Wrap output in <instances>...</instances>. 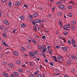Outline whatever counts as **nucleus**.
<instances>
[{
	"label": "nucleus",
	"mask_w": 77,
	"mask_h": 77,
	"mask_svg": "<svg viewBox=\"0 0 77 77\" xmlns=\"http://www.w3.org/2000/svg\"><path fill=\"white\" fill-rule=\"evenodd\" d=\"M72 44H75V40H74V39H72Z\"/></svg>",
	"instance_id": "nucleus-16"
},
{
	"label": "nucleus",
	"mask_w": 77,
	"mask_h": 77,
	"mask_svg": "<svg viewBox=\"0 0 77 77\" xmlns=\"http://www.w3.org/2000/svg\"><path fill=\"white\" fill-rule=\"evenodd\" d=\"M63 33L64 35H68V32H63Z\"/></svg>",
	"instance_id": "nucleus-47"
},
{
	"label": "nucleus",
	"mask_w": 77,
	"mask_h": 77,
	"mask_svg": "<svg viewBox=\"0 0 77 77\" xmlns=\"http://www.w3.org/2000/svg\"><path fill=\"white\" fill-rule=\"evenodd\" d=\"M53 58H54V60L55 62H60V63H61V62H62V61H60V60H59V61H58L57 60H54V59H56V57H53Z\"/></svg>",
	"instance_id": "nucleus-10"
},
{
	"label": "nucleus",
	"mask_w": 77,
	"mask_h": 77,
	"mask_svg": "<svg viewBox=\"0 0 77 77\" xmlns=\"http://www.w3.org/2000/svg\"><path fill=\"white\" fill-rule=\"evenodd\" d=\"M58 60H61L62 61V57L60 56H59L58 57Z\"/></svg>",
	"instance_id": "nucleus-17"
},
{
	"label": "nucleus",
	"mask_w": 77,
	"mask_h": 77,
	"mask_svg": "<svg viewBox=\"0 0 77 77\" xmlns=\"http://www.w3.org/2000/svg\"><path fill=\"white\" fill-rule=\"evenodd\" d=\"M44 21H45V20H44V19H42L41 20H40V23H43Z\"/></svg>",
	"instance_id": "nucleus-34"
},
{
	"label": "nucleus",
	"mask_w": 77,
	"mask_h": 77,
	"mask_svg": "<svg viewBox=\"0 0 77 77\" xmlns=\"http://www.w3.org/2000/svg\"><path fill=\"white\" fill-rule=\"evenodd\" d=\"M38 53L37 52V51H35L34 52V55L35 56H35H36V55H38Z\"/></svg>",
	"instance_id": "nucleus-20"
},
{
	"label": "nucleus",
	"mask_w": 77,
	"mask_h": 77,
	"mask_svg": "<svg viewBox=\"0 0 77 77\" xmlns=\"http://www.w3.org/2000/svg\"><path fill=\"white\" fill-rule=\"evenodd\" d=\"M51 48V46H48V47H47V48L48 49H49V48Z\"/></svg>",
	"instance_id": "nucleus-61"
},
{
	"label": "nucleus",
	"mask_w": 77,
	"mask_h": 77,
	"mask_svg": "<svg viewBox=\"0 0 77 77\" xmlns=\"http://www.w3.org/2000/svg\"><path fill=\"white\" fill-rule=\"evenodd\" d=\"M56 48H57V49L59 48H60V46H56Z\"/></svg>",
	"instance_id": "nucleus-55"
},
{
	"label": "nucleus",
	"mask_w": 77,
	"mask_h": 77,
	"mask_svg": "<svg viewBox=\"0 0 77 77\" xmlns=\"http://www.w3.org/2000/svg\"><path fill=\"white\" fill-rule=\"evenodd\" d=\"M21 26L23 27H26V25L24 23H22L21 24Z\"/></svg>",
	"instance_id": "nucleus-18"
},
{
	"label": "nucleus",
	"mask_w": 77,
	"mask_h": 77,
	"mask_svg": "<svg viewBox=\"0 0 77 77\" xmlns=\"http://www.w3.org/2000/svg\"><path fill=\"white\" fill-rule=\"evenodd\" d=\"M21 49L22 51H26V49L23 47H21Z\"/></svg>",
	"instance_id": "nucleus-15"
},
{
	"label": "nucleus",
	"mask_w": 77,
	"mask_h": 77,
	"mask_svg": "<svg viewBox=\"0 0 77 77\" xmlns=\"http://www.w3.org/2000/svg\"><path fill=\"white\" fill-rule=\"evenodd\" d=\"M68 8H69V9H72V7L71 5L69 6H68Z\"/></svg>",
	"instance_id": "nucleus-38"
},
{
	"label": "nucleus",
	"mask_w": 77,
	"mask_h": 77,
	"mask_svg": "<svg viewBox=\"0 0 77 77\" xmlns=\"http://www.w3.org/2000/svg\"><path fill=\"white\" fill-rule=\"evenodd\" d=\"M59 24H61L62 23V21H59Z\"/></svg>",
	"instance_id": "nucleus-62"
},
{
	"label": "nucleus",
	"mask_w": 77,
	"mask_h": 77,
	"mask_svg": "<svg viewBox=\"0 0 77 77\" xmlns=\"http://www.w3.org/2000/svg\"><path fill=\"white\" fill-rule=\"evenodd\" d=\"M39 8L40 10H42L43 9V8L41 7H39Z\"/></svg>",
	"instance_id": "nucleus-58"
},
{
	"label": "nucleus",
	"mask_w": 77,
	"mask_h": 77,
	"mask_svg": "<svg viewBox=\"0 0 77 77\" xmlns=\"http://www.w3.org/2000/svg\"><path fill=\"white\" fill-rule=\"evenodd\" d=\"M42 38L43 39H45V36L44 35H43L42 36Z\"/></svg>",
	"instance_id": "nucleus-53"
},
{
	"label": "nucleus",
	"mask_w": 77,
	"mask_h": 77,
	"mask_svg": "<svg viewBox=\"0 0 77 77\" xmlns=\"http://www.w3.org/2000/svg\"><path fill=\"white\" fill-rule=\"evenodd\" d=\"M61 3V2L60 1H59L57 3V5H59L60 3Z\"/></svg>",
	"instance_id": "nucleus-52"
},
{
	"label": "nucleus",
	"mask_w": 77,
	"mask_h": 77,
	"mask_svg": "<svg viewBox=\"0 0 77 77\" xmlns=\"http://www.w3.org/2000/svg\"><path fill=\"white\" fill-rule=\"evenodd\" d=\"M3 75L5 77H8V75H9L8 74V73H6L5 72L3 73Z\"/></svg>",
	"instance_id": "nucleus-6"
},
{
	"label": "nucleus",
	"mask_w": 77,
	"mask_h": 77,
	"mask_svg": "<svg viewBox=\"0 0 77 77\" xmlns=\"http://www.w3.org/2000/svg\"><path fill=\"white\" fill-rule=\"evenodd\" d=\"M71 57L72 58V59H75V58H76V57H75V56H74V55H72Z\"/></svg>",
	"instance_id": "nucleus-27"
},
{
	"label": "nucleus",
	"mask_w": 77,
	"mask_h": 77,
	"mask_svg": "<svg viewBox=\"0 0 77 77\" xmlns=\"http://www.w3.org/2000/svg\"><path fill=\"white\" fill-rule=\"evenodd\" d=\"M38 77H42V75L41 74H38Z\"/></svg>",
	"instance_id": "nucleus-37"
},
{
	"label": "nucleus",
	"mask_w": 77,
	"mask_h": 77,
	"mask_svg": "<svg viewBox=\"0 0 77 77\" xmlns=\"http://www.w3.org/2000/svg\"><path fill=\"white\" fill-rule=\"evenodd\" d=\"M18 71L20 72H23V70L21 69H18Z\"/></svg>",
	"instance_id": "nucleus-21"
},
{
	"label": "nucleus",
	"mask_w": 77,
	"mask_h": 77,
	"mask_svg": "<svg viewBox=\"0 0 77 77\" xmlns=\"http://www.w3.org/2000/svg\"><path fill=\"white\" fill-rule=\"evenodd\" d=\"M5 32L6 33H7L8 32V30L7 29H5Z\"/></svg>",
	"instance_id": "nucleus-63"
},
{
	"label": "nucleus",
	"mask_w": 77,
	"mask_h": 77,
	"mask_svg": "<svg viewBox=\"0 0 77 77\" xmlns=\"http://www.w3.org/2000/svg\"><path fill=\"white\" fill-rule=\"evenodd\" d=\"M47 48H45L44 49H43L42 51H43V52H44V53H45V51H47Z\"/></svg>",
	"instance_id": "nucleus-25"
},
{
	"label": "nucleus",
	"mask_w": 77,
	"mask_h": 77,
	"mask_svg": "<svg viewBox=\"0 0 77 77\" xmlns=\"http://www.w3.org/2000/svg\"><path fill=\"white\" fill-rule=\"evenodd\" d=\"M30 77H35V75L32 74H30Z\"/></svg>",
	"instance_id": "nucleus-35"
},
{
	"label": "nucleus",
	"mask_w": 77,
	"mask_h": 77,
	"mask_svg": "<svg viewBox=\"0 0 77 77\" xmlns=\"http://www.w3.org/2000/svg\"><path fill=\"white\" fill-rule=\"evenodd\" d=\"M2 63L3 65H7V63L3 61Z\"/></svg>",
	"instance_id": "nucleus-29"
},
{
	"label": "nucleus",
	"mask_w": 77,
	"mask_h": 77,
	"mask_svg": "<svg viewBox=\"0 0 77 77\" xmlns=\"http://www.w3.org/2000/svg\"><path fill=\"white\" fill-rule=\"evenodd\" d=\"M69 15L70 17H72V14L70 13L69 14Z\"/></svg>",
	"instance_id": "nucleus-26"
},
{
	"label": "nucleus",
	"mask_w": 77,
	"mask_h": 77,
	"mask_svg": "<svg viewBox=\"0 0 77 77\" xmlns=\"http://www.w3.org/2000/svg\"><path fill=\"white\" fill-rule=\"evenodd\" d=\"M34 30H35V32H37V29L35 27L34 28Z\"/></svg>",
	"instance_id": "nucleus-46"
},
{
	"label": "nucleus",
	"mask_w": 77,
	"mask_h": 77,
	"mask_svg": "<svg viewBox=\"0 0 77 77\" xmlns=\"http://www.w3.org/2000/svg\"><path fill=\"white\" fill-rule=\"evenodd\" d=\"M41 54H42L43 55V56H44V57L45 58H46V57L45 56V55L44 54H43V53L41 52Z\"/></svg>",
	"instance_id": "nucleus-44"
},
{
	"label": "nucleus",
	"mask_w": 77,
	"mask_h": 77,
	"mask_svg": "<svg viewBox=\"0 0 77 77\" xmlns=\"http://www.w3.org/2000/svg\"><path fill=\"white\" fill-rule=\"evenodd\" d=\"M4 23L5 24H6L7 25H9V24H10V23H9L8 20H4Z\"/></svg>",
	"instance_id": "nucleus-3"
},
{
	"label": "nucleus",
	"mask_w": 77,
	"mask_h": 77,
	"mask_svg": "<svg viewBox=\"0 0 77 77\" xmlns=\"http://www.w3.org/2000/svg\"><path fill=\"white\" fill-rule=\"evenodd\" d=\"M34 21H35V23H40V20L39 19H35L34 20Z\"/></svg>",
	"instance_id": "nucleus-2"
},
{
	"label": "nucleus",
	"mask_w": 77,
	"mask_h": 77,
	"mask_svg": "<svg viewBox=\"0 0 77 77\" xmlns=\"http://www.w3.org/2000/svg\"><path fill=\"white\" fill-rule=\"evenodd\" d=\"M58 14L59 15H62V13L61 12H59L58 13Z\"/></svg>",
	"instance_id": "nucleus-32"
},
{
	"label": "nucleus",
	"mask_w": 77,
	"mask_h": 77,
	"mask_svg": "<svg viewBox=\"0 0 77 77\" xmlns=\"http://www.w3.org/2000/svg\"><path fill=\"white\" fill-rule=\"evenodd\" d=\"M23 6L24 7H25L26 8H27L29 7L26 4H24L23 5Z\"/></svg>",
	"instance_id": "nucleus-41"
},
{
	"label": "nucleus",
	"mask_w": 77,
	"mask_h": 77,
	"mask_svg": "<svg viewBox=\"0 0 77 77\" xmlns=\"http://www.w3.org/2000/svg\"><path fill=\"white\" fill-rule=\"evenodd\" d=\"M72 72H75V69H72Z\"/></svg>",
	"instance_id": "nucleus-56"
},
{
	"label": "nucleus",
	"mask_w": 77,
	"mask_h": 77,
	"mask_svg": "<svg viewBox=\"0 0 77 77\" xmlns=\"http://www.w3.org/2000/svg\"><path fill=\"white\" fill-rule=\"evenodd\" d=\"M72 45L74 47H77V45H75V44H72Z\"/></svg>",
	"instance_id": "nucleus-43"
},
{
	"label": "nucleus",
	"mask_w": 77,
	"mask_h": 77,
	"mask_svg": "<svg viewBox=\"0 0 77 77\" xmlns=\"http://www.w3.org/2000/svg\"><path fill=\"white\" fill-rule=\"evenodd\" d=\"M59 7L60 9H63L65 8V7L63 5H60L59 6Z\"/></svg>",
	"instance_id": "nucleus-4"
},
{
	"label": "nucleus",
	"mask_w": 77,
	"mask_h": 77,
	"mask_svg": "<svg viewBox=\"0 0 77 77\" xmlns=\"http://www.w3.org/2000/svg\"><path fill=\"white\" fill-rule=\"evenodd\" d=\"M69 26H70V25L68 24L67 26V28L68 29H69Z\"/></svg>",
	"instance_id": "nucleus-54"
},
{
	"label": "nucleus",
	"mask_w": 77,
	"mask_h": 77,
	"mask_svg": "<svg viewBox=\"0 0 77 77\" xmlns=\"http://www.w3.org/2000/svg\"><path fill=\"white\" fill-rule=\"evenodd\" d=\"M29 63L30 65H31L32 66H33V63H32V62H29Z\"/></svg>",
	"instance_id": "nucleus-40"
},
{
	"label": "nucleus",
	"mask_w": 77,
	"mask_h": 77,
	"mask_svg": "<svg viewBox=\"0 0 77 77\" xmlns=\"http://www.w3.org/2000/svg\"><path fill=\"white\" fill-rule=\"evenodd\" d=\"M16 63L17 65H20L21 64V62L20 60H18L16 62Z\"/></svg>",
	"instance_id": "nucleus-13"
},
{
	"label": "nucleus",
	"mask_w": 77,
	"mask_h": 77,
	"mask_svg": "<svg viewBox=\"0 0 77 77\" xmlns=\"http://www.w3.org/2000/svg\"><path fill=\"white\" fill-rule=\"evenodd\" d=\"M50 64L51 66H54V65H53V63L51 62H50Z\"/></svg>",
	"instance_id": "nucleus-50"
},
{
	"label": "nucleus",
	"mask_w": 77,
	"mask_h": 77,
	"mask_svg": "<svg viewBox=\"0 0 77 77\" xmlns=\"http://www.w3.org/2000/svg\"><path fill=\"white\" fill-rule=\"evenodd\" d=\"M8 5L9 6H11L12 5V3L10 2L8 3Z\"/></svg>",
	"instance_id": "nucleus-36"
},
{
	"label": "nucleus",
	"mask_w": 77,
	"mask_h": 77,
	"mask_svg": "<svg viewBox=\"0 0 77 77\" xmlns=\"http://www.w3.org/2000/svg\"><path fill=\"white\" fill-rule=\"evenodd\" d=\"M21 19V20H23L24 19V17L23 16H20L19 17Z\"/></svg>",
	"instance_id": "nucleus-14"
},
{
	"label": "nucleus",
	"mask_w": 77,
	"mask_h": 77,
	"mask_svg": "<svg viewBox=\"0 0 77 77\" xmlns=\"http://www.w3.org/2000/svg\"><path fill=\"white\" fill-rule=\"evenodd\" d=\"M32 42H33L34 44H36V40L35 39L32 40Z\"/></svg>",
	"instance_id": "nucleus-23"
},
{
	"label": "nucleus",
	"mask_w": 77,
	"mask_h": 77,
	"mask_svg": "<svg viewBox=\"0 0 77 77\" xmlns=\"http://www.w3.org/2000/svg\"><path fill=\"white\" fill-rule=\"evenodd\" d=\"M71 28L73 30H74L75 29V28L73 26H71Z\"/></svg>",
	"instance_id": "nucleus-31"
},
{
	"label": "nucleus",
	"mask_w": 77,
	"mask_h": 77,
	"mask_svg": "<svg viewBox=\"0 0 77 77\" xmlns=\"http://www.w3.org/2000/svg\"><path fill=\"white\" fill-rule=\"evenodd\" d=\"M35 14H34L32 15H31V18H34V17H35Z\"/></svg>",
	"instance_id": "nucleus-51"
},
{
	"label": "nucleus",
	"mask_w": 77,
	"mask_h": 77,
	"mask_svg": "<svg viewBox=\"0 0 77 77\" xmlns=\"http://www.w3.org/2000/svg\"><path fill=\"white\" fill-rule=\"evenodd\" d=\"M3 45H5L6 47H9L10 46H9L8 45L6 44V43H5V42H4L3 43Z\"/></svg>",
	"instance_id": "nucleus-19"
},
{
	"label": "nucleus",
	"mask_w": 77,
	"mask_h": 77,
	"mask_svg": "<svg viewBox=\"0 0 77 77\" xmlns=\"http://www.w3.org/2000/svg\"><path fill=\"white\" fill-rule=\"evenodd\" d=\"M3 2H5L7 0H1Z\"/></svg>",
	"instance_id": "nucleus-64"
},
{
	"label": "nucleus",
	"mask_w": 77,
	"mask_h": 77,
	"mask_svg": "<svg viewBox=\"0 0 77 77\" xmlns=\"http://www.w3.org/2000/svg\"><path fill=\"white\" fill-rule=\"evenodd\" d=\"M26 47L27 48H29V47H30V45H26Z\"/></svg>",
	"instance_id": "nucleus-45"
},
{
	"label": "nucleus",
	"mask_w": 77,
	"mask_h": 77,
	"mask_svg": "<svg viewBox=\"0 0 77 77\" xmlns=\"http://www.w3.org/2000/svg\"><path fill=\"white\" fill-rule=\"evenodd\" d=\"M15 31H16V29H14L13 31V33H15Z\"/></svg>",
	"instance_id": "nucleus-59"
},
{
	"label": "nucleus",
	"mask_w": 77,
	"mask_h": 77,
	"mask_svg": "<svg viewBox=\"0 0 77 77\" xmlns=\"http://www.w3.org/2000/svg\"><path fill=\"white\" fill-rule=\"evenodd\" d=\"M54 72L56 73H57V70L55 69V71H54Z\"/></svg>",
	"instance_id": "nucleus-57"
},
{
	"label": "nucleus",
	"mask_w": 77,
	"mask_h": 77,
	"mask_svg": "<svg viewBox=\"0 0 77 77\" xmlns=\"http://www.w3.org/2000/svg\"><path fill=\"white\" fill-rule=\"evenodd\" d=\"M45 47V45H42V49H44V47Z\"/></svg>",
	"instance_id": "nucleus-48"
},
{
	"label": "nucleus",
	"mask_w": 77,
	"mask_h": 77,
	"mask_svg": "<svg viewBox=\"0 0 77 77\" xmlns=\"http://www.w3.org/2000/svg\"><path fill=\"white\" fill-rule=\"evenodd\" d=\"M64 26V27H65V28H67V26H68V25H65Z\"/></svg>",
	"instance_id": "nucleus-60"
},
{
	"label": "nucleus",
	"mask_w": 77,
	"mask_h": 77,
	"mask_svg": "<svg viewBox=\"0 0 77 77\" xmlns=\"http://www.w3.org/2000/svg\"><path fill=\"white\" fill-rule=\"evenodd\" d=\"M14 75H16V76H18V75H19L18 73L16 72H14Z\"/></svg>",
	"instance_id": "nucleus-9"
},
{
	"label": "nucleus",
	"mask_w": 77,
	"mask_h": 77,
	"mask_svg": "<svg viewBox=\"0 0 77 77\" xmlns=\"http://www.w3.org/2000/svg\"><path fill=\"white\" fill-rule=\"evenodd\" d=\"M52 51H53V50H52L50 49L48 51V52H49V53H50V54H52Z\"/></svg>",
	"instance_id": "nucleus-22"
},
{
	"label": "nucleus",
	"mask_w": 77,
	"mask_h": 77,
	"mask_svg": "<svg viewBox=\"0 0 77 77\" xmlns=\"http://www.w3.org/2000/svg\"><path fill=\"white\" fill-rule=\"evenodd\" d=\"M2 35H3V36H4V37H5V38L7 37V34H5V33H3L2 34Z\"/></svg>",
	"instance_id": "nucleus-24"
},
{
	"label": "nucleus",
	"mask_w": 77,
	"mask_h": 77,
	"mask_svg": "<svg viewBox=\"0 0 77 77\" xmlns=\"http://www.w3.org/2000/svg\"><path fill=\"white\" fill-rule=\"evenodd\" d=\"M61 48L65 51H67L68 50V49H67V48L66 47H61Z\"/></svg>",
	"instance_id": "nucleus-8"
},
{
	"label": "nucleus",
	"mask_w": 77,
	"mask_h": 77,
	"mask_svg": "<svg viewBox=\"0 0 77 77\" xmlns=\"http://www.w3.org/2000/svg\"><path fill=\"white\" fill-rule=\"evenodd\" d=\"M32 24H33V25H35V24H36V23H35V21H34H34H32Z\"/></svg>",
	"instance_id": "nucleus-33"
},
{
	"label": "nucleus",
	"mask_w": 77,
	"mask_h": 77,
	"mask_svg": "<svg viewBox=\"0 0 77 77\" xmlns=\"http://www.w3.org/2000/svg\"><path fill=\"white\" fill-rule=\"evenodd\" d=\"M14 54H15V55L16 56H17L18 55V52H17L16 51H15L14 52Z\"/></svg>",
	"instance_id": "nucleus-11"
},
{
	"label": "nucleus",
	"mask_w": 77,
	"mask_h": 77,
	"mask_svg": "<svg viewBox=\"0 0 77 77\" xmlns=\"http://www.w3.org/2000/svg\"><path fill=\"white\" fill-rule=\"evenodd\" d=\"M38 48L40 50H41V45H39L38 46Z\"/></svg>",
	"instance_id": "nucleus-42"
},
{
	"label": "nucleus",
	"mask_w": 77,
	"mask_h": 77,
	"mask_svg": "<svg viewBox=\"0 0 77 77\" xmlns=\"http://www.w3.org/2000/svg\"><path fill=\"white\" fill-rule=\"evenodd\" d=\"M76 23V22H75V21L73 20L71 22V24H72V25H74Z\"/></svg>",
	"instance_id": "nucleus-12"
},
{
	"label": "nucleus",
	"mask_w": 77,
	"mask_h": 77,
	"mask_svg": "<svg viewBox=\"0 0 77 77\" xmlns=\"http://www.w3.org/2000/svg\"><path fill=\"white\" fill-rule=\"evenodd\" d=\"M34 14L35 17H37L38 15V13L36 12Z\"/></svg>",
	"instance_id": "nucleus-28"
},
{
	"label": "nucleus",
	"mask_w": 77,
	"mask_h": 77,
	"mask_svg": "<svg viewBox=\"0 0 77 77\" xmlns=\"http://www.w3.org/2000/svg\"><path fill=\"white\" fill-rule=\"evenodd\" d=\"M67 63H69V64H71V60H68L67 61Z\"/></svg>",
	"instance_id": "nucleus-30"
},
{
	"label": "nucleus",
	"mask_w": 77,
	"mask_h": 77,
	"mask_svg": "<svg viewBox=\"0 0 77 77\" xmlns=\"http://www.w3.org/2000/svg\"><path fill=\"white\" fill-rule=\"evenodd\" d=\"M38 71H37L36 72L34 73V74L35 75H38Z\"/></svg>",
	"instance_id": "nucleus-39"
},
{
	"label": "nucleus",
	"mask_w": 77,
	"mask_h": 77,
	"mask_svg": "<svg viewBox=\"0 0 77 77\" xmlns=\"http://www.w3.org/2000/svg\"><path fill=\"white\" fill-rule=\"evenodd\" d=\"M29 55L30 57H32L33 56V58H36V57L34 55V52H29Z\"/></svg>",
	"instance_id": "nucleus-1"
},
{
	"label": "nucleus",
	"mask_w": 77,
	"mask_h": 77,
	"mask_svg": "<svg viewBox=\"0 0 77 77\" xmlns=\"http://www.w3.org/2000/svg\"><path fill=\"white\" fill-rule=\"evenodd\" d=\"M8 66L10 68H12L14 66V64L12 63H10L8 65Z\"/></svg>",
	"instance_id": "nucleus-7"
},
{
	"label": "nucleus",
	"mask_w": 77,
	"mask_h": 77,
	"mask_svg": "<svg viewBox=\"0 0 77 77\" xmlns=\"http://www.w3.org/2000/svg\"><path fill=\"white\" fill-rule=\"evenodd\" d=\"M20 4H21V2H20V1H19L18 2H16L15 3V5L16 6H20Z\"/></svg>",
	"instance_id": "nucleus-5"
},
{
	"label": "nucleus",
	"mask_w": 77,
	"mask_h": 77,
	"mask_svg": "<svg viewBox=\"0 0 77 77\" xmlns=\"http://www.w3.org/2000/svg\"><path fill=\"white\" fill-rule=\"evenodd\" d=\"M10 77H14V75L13 74H11L10 75Z\"/></svg>",
	"instance_id": "nucleus-49"
}]
</instances>
